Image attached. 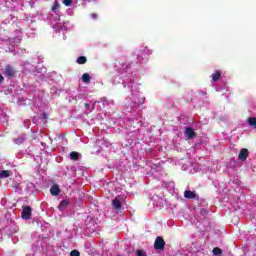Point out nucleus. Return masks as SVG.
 Returning a JSON list of instances; mask_svg holds the SVG:
<instances>
[{
	"mask_svg": "<svg viewBox=\"0 0 256 256\" xmlns=\"http://www.w3.org/2000/svg\"><path fill=\"white\" fill-rule=\"evenodd\" d=\"M153 248L158 251H163L165 249V240H163V237L155 238V243L153 244Z\"/></svg>",
	"mask_w": 256,
	"mask_h": 256,
	"instance_id": "nucleus-1",
	"label": "nucleus"
},
{
	"mask_svg": "<svg viewBox=\"0 0 256 256\" xmlns=\"http://www.w3.org/2000/svg\"><path fill=\"white\" fill-rule=\"evenodd\" d=\"M32 216V208L30 206H25L24 208H22V212H21V218L24 220H30Z\"/></svg>",
	"mask_w": 256,
	"mask_h": 256,
	"instance_id": "nucleus-2",
	"label": "nucleus"
},
{
	"mask_svg": "<svg viewBox=\"0 0 256 256\" xmlns=\"http://www.w3.org/2000/svg\"><path fill=\"white\" fill-rule=\"evenodd\" d=\"M15 68H12L11 65H7L5 66V77H7V79H13L15 78Z\"/></svg>",
	"mask_w": 256,
	"mask_h": 256,
	"instance_id": "nucleus-3",
	"label": "nucleus"
},
{
	"mask_svg": "<svg viewBox=\"0 0 256 256\" xmlns=\"http://www.w3.org/2000/svg\"><path fill=\"white\" fill-rule=\"evenodd\" d=\"M184 134H185V138H188L190 140H193L195 139L196 136H198V134H196L193 128L191 127H185Z\"/></svg>",
	"mask_w": 256,
	"mask_h": 256,
	"instance_id": "nucleus-4",
	"label": "nucleus"
},
{
	"mask_svg": "<svg viewBox=\"0 0 256 256\" xmlns=\"http://www.w3.org/2000/svg\"><path fill=\"white\" fill-rule=\"evenodd\" d=\"M183 197L185 199L198 200V195H196L194 191L190 190H185V192H183Z\"/></svg>",
	"mask_w": 256,
	"mask_h": 256,
	"instance_id": "nucleus-5",
	"label": "nucleus"
},
{
	"mask_svg": "<svg viewBox=\"0 0 256 256\" xmlns=\"http://www.w3.org/2000/svg\"><path fill=\"white\" fill-rule=\"evenodd\" d=\"M248 159V149H240V152L238 153V160L245 161Z\"/></svg>",
	"mask_w": 256,
	"mask_h": 256,
	"instance_id": "nucleus-6",
	"label": "nucleus"
},
{
	"mask_svg": "<svg viewBox=\"0 0 256 256\" xmlns=\"http://www.w3.org/2000/svg\"><path fill=\"white\" fill-rule=\"evenodd\" d=\"M50 195L52 196L60 195V186L52 185V187H50Z\"/></svg>",
	"mask_w": 256,
	"mask_h": 256,
	"instance_id": "nucleus-7",
	"label": "nucleus"
},
{
	"mask_svg": "<svg viewBox=\"0 0 256 256\" xmlns=\"http://www.w3.org/2000/svg\"><path fill=\"white\" fill-rule=\"evenodd\" d=\"M122 208V205L120 204V199H113V209L116 211L120 210Z\"/></svg>",
	"mask_w": 256,
	"mask_h": 256,
	"instance_id": "nucleus-8",
	"label": "nucleus"
},
{
	"mask_svg": "<svg viewBox=\"0 0 256 256\" xmlns=\"http://www.w3.org/2000/svg\"><path fill=\"white\" fill-rule=\"evenodd\" d=\"M69 205H70L69 201L62 200V201H60V205H58V209L61 211L62 209H65Z\"/></svg>",
	"mask_w": 256,
	"mask_h": 256,
	"instance_id": "nucleus-9",
	"label": "nucleus"
},
{
	"mask_svg": "<svg viewBox=\"0 0 256 256\" xmlns=\"http://www.w3.org/2000/svg\"><path fill=\"white\" fill-rule=\"evenodd\" d=\"M248 126L253 127V129H256V118L250 117L248 118Z\"/></svg>",
	"mask_w": 256,
	"mask_h": 256,
	"instance_id": "nucleus-10",
	"label": "nucleus"
},
{
	"mask_svg": "<svg viewBox=\"0 0 256 256\" xmlns=\"http://www.w3.org/2000/svg\"><path fill=\"white\" fill-rule=\"evenodd\" d=\"M86 62L87 58H85V56H80L78 57V60H76V63H78V65H85Z\"/></svg>",
	"mask_w": 256,
	"mask_h": 256,
	"instance_id": "nucleus-11",
	"label": "nucleus"
},
{
	"mask_svg": "<svg viewBox=\"0 0 256 256\" xmlns=\"http://www.w3.org/2000/svg\"><path fill=\"white\" fill-rule=\"evenodd\" d=\"M8 177H10V171H8V170H2V171H0V179H2V178H8Z\"/></svg>",
	"mask_w": 256,
	"mask_h": 256,
	"instance_id": "nucleus-12",
	"label": "nucleus"
},
{
	"mask_svg": "<svg viewBox=\"0 0 256 256\" xmlns=\"http://www.w3.org/2000/svg\"><path fill=\"white\" fill-rule=\"evenodd\" d=\"M50 11L57 13V11H60V4L55 2L54 5H52V7L50 8Z\"/></svg>",
	"mask_w": 256,
	"mask_h": 256,
	"instance_id": "nucleus-13",
	"label": "nucleus"
},
{
	"mask_svg": "<svg viewBox=\"0 0 256 256\" xmlns=\"http://www.w3.org/2000/svg\"><path fill=\"white\" fill-rule=\"evenodd\" d=\"M77 159H79V154L75 151L70 152V160L77 161Z\"/></svg>",
	"mask_w": 256,
	"mask_h": 256,
	"instance_id": "nucleus-14",
	"label": "nucleus"
},
{
	"mask_svg": "<svg viewBox=\"0 0 256 256\" xmlns=\"http://www.w3.org/2000/svg\"><path fill=\"white\" fill-rule=\"evenodd\" d=\"M212 80L213 82H218V80H220V71H216L215 73H213Z\"/></svg>",
	"mask_w": 256,
	"mask_h": 256,
	"instance_id": "nucleus-15",
	"label": "nucleus"
},
{
	"mask_svg": "<svg viewBox=\"0 0 256 256\" xmlns=\"http://www.w3.org/2000/svg\"><path fill=\"white\" fill-rule=\"evenodd\" d=\"M213 255H215V256L223 255V250H221V249L218 248V247L213 248Z\"/></svg>",
	"mask_w": 256,
	"mask_h": 256,
	"instance_id": "nucleus-16",
	"label": "nucleus"
},
{
	"mask_svg": "<svg viewBox=\"0 0 256 256\" xmlns=\"http://www.w3.org/2000/svg\"><path fill=\"white\" fill-rule=\"evenodd\" d=\"M81 80H83V83H90V74H83V77H81Z\"/></svg>",
	"mask_w": 256,
	"mask_h": 256,
	"instance_id": "nucleus-17",
	"label": "nucleus"
},
{
	"mask_svg": "<svg viewBox=\"0 0 256 256\" xmlns=\"http://www.w3.org/2000/svg\"><path fill=\"white\" fill-rule=\"evenodd\" d=\"M22 142H25V137H17L15 139V145H20Z\"/></svg>",
	"mask_w": 256,
	"mask_h": 256,
	"instance_id": "nucleus-18",
	"label": "nucleus"
},
{
	"mask_svg": "<svg viewBox=\"0 0 256 256\" xmlns=\"http://www.w3.org/2000/svg\"><path fill=\"white\" fill-rule=\"evenodd\" d=\"M70 256H80V251L72 250L70 251Z\"/></svg>",
	"mask_w": 256,
	"mask_h": 256,
	"instance_id": "nucleus-19",
	"label": "nucleus"
},
{
	"mask_svg": "<svg viewBox=\"0 0 256 256\" xmlns=\"http://www.w3.org/2000/svg\"><path fill=\"white\" fill-rule=\"evenodd\" d=\"M135 255L136 256H145V252H143V250H136Z\"/></svg>",
	"mask_w": 256,
	"mask_h": 256,
	"instance_id": "nucleus-20",
	"label": "nucleus"
},
{
	"mask_svg": "<svg viewBox=\"0 0 256 256\" xmlns=\"http://www.w3.org/2000/svg\"><path fill=\"white\" fill-rule=\"evenodd\" d=\"M62 4H64L65 7H70V5H72V1H62Z\"/></svg>",
	"mask_w": 256,
	"mask_h": 256,
	"instance_id": "nucleus-21",
	"label": "nucleus"
},
{
	"mask_svg": "<svg viewBox=\"0 0 256 256\" xmlns=\"http://www.w3.org/2000/svg\"><path fill=\"white\" fill-rule=\"evenodd\" d=\"M42 119L47 120V113H42Z\"/></svg>",
	"mask_w": 256,
	"mask_h": 256,
	"instance_id": "nucleus-22",
	"label": "nucleus"
},
{
	"mask_svg": "<svg viewBox=\"0 0 256 256\" xmlns=\"http://www.w3.org/2000/svg\"><path fill=\"white\" fill-rule=\"evenodd\" d=\"M2 81H5V78L0 75V84L2 83Z\"/></svg>",
	"mask_w": 256,
	"mask_h": 256,
	"instance_id": "nucleus-23",
	"label": "nucleus"
},
{
	"mask_svg": "<svg viewBox=\"0 0 256 256\" xmlns=\"http://www.w3.org/2000/svg\"><path fill=\"white\" fill-rule=\"evenodd\" d=\"M85 109H90V104L86 103L85 104Z\"/></svg>",
	"mask_w": 256,
	"mask_h": 256,
	"instance_id": "nucleus-24",
	"label": "nucleus"
},
{
	"mask_svg": "<svg viewBox=\"0 0 256 256\" xmlns=\"http://www.w3.org/2000/svg\"><path fill=\"white\" fill-rule=\"evenodd\" d=\"M141 61V59H140V55H138V62H140Z\"/></svg>",
	"mask_w": 256,
	"mask_h": 256,
	"instance_id": "nucleus-25",
	"label": "nucleus"
},
{
	"mask_svg": "<svg viewBox=\"0 0 256 256\" xmlns=\"http://www.w3.org/2000/svg\"><path fill=\"white\" fill-rule=\"evenodd\" d=\"M93 19H96V15L95 14H93Z\"/></svg>",
	"mask_w": 256,
	"mask_h": 256,
	"instance_id": "nucleus-26",
	"label": "nucleus"
},
{
	"mask_svg": "<svg viewBox=\"0 0 256 256\" xmlns=\"http://www.w3.org/2000/svg\"><path fill=\"white\" fill-rule=\"evenodd\" d=\"M64 1H71V0H64Z\"/></svg>",
	"mask_w": 256,
	"mask_h": 256,
	"instance_id": "nucleus-27",
	"label": "nucleus"
},
{
	"mask_svg": "<svg viewBox=\"0 0 256 256\" xmlns=\"http://www.w3.org/2000/svg\"><path fill=\"white\" fill-rule=\"evenodd\" d=\"M118 256H120V255H118Z\"/></svg>",
	"mask_w": 256,
	"mask_h": 256,
	"instance_id": "nucleus-28",
	"label": "nucleus"
}]
</instances>
